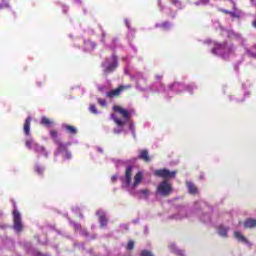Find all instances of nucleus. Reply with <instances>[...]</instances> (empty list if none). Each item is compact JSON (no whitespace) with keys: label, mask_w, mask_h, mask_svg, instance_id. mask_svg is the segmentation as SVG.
<instances>
[{"label":"nucleus","mask_w":256,"mask_h":256,"mask_svg":"<svg viewBox=\"0 0 256 256\" xmlns=\"http://www.w3.org/2000/svg\"><path fill=\"white\" fill-rule=\"evenodd\" d=\"M154 175L156 177H162L164 179L157 186V193L162 197H169L171 193H173V185L167 181V179H175V175H177V171H169L167 169H159L154 171Z\"/></svg>","instance_id":"obj_1"},{"label":"nucleus","mask_w":256,"mask_h":256,"mask_svg":"<svg viewBox=\"0 0 256 256\" xmlns=\"http://www.w3.org/2000/svg\"><path fill=\"white\" fill-rule=\"evenodd\" d=\"M119 66V58L115 54L111 57L106 58L102 63L103 73L104 75H109V73H113L115 69Z\"/></svg>","instance_id":"obj_2"},{"label":"nucleus","mask_w":256,"mask_h":256,"mask_svg":"<svg viewBox=\"0 0 256 256\" xmlns=\"http://www.w3.org/2000/svg\"><path fill=\"white\" fill-rule=\"evenodd\" d=\"M133 86L131 84L120 85L116 89H112L106 93L108 99H114V97H121V93L131 89Z\"/></svg>","instance_id":"obj_3"},{"label":"nucleus","mask_w":256,"mask_h":256,"mask_svg":"<svg viewBox=\"0 0 256 256\" xmlns=\"http://www.w3.org/2000/svg\"><path fill=\"white\" fill-rule=\"evenodd\" d=\"M13 221L14 230L17 233H21V231H23V223L21 222V214L17 210L13 211Z\"/></svg>","instance_id":"obj_4"},{"label":"nucleus","mask_w":256,"mask_h":256,"mask_svg":"<svg viewBox=\"0 0 256 256\" xmlns=\"http://www.w3.org/2000/svg\"><path fill=\"white\" fill-rule=\"evenodd\" d=\"M212 51L213 53H231L233 46H227V42L216 43Z\"/></svg>","instance_id":"obj_5"},{"label":"nucleus","mask_w":256,"mask_h":256,"mask_svg":"<svg viewBox=\"0 0 256 256\" xmlns=\"http://www.w3.org/2000/svg\"><path fill=\"white\" fill-rule=\"evenodd\" d=\"M113 111H115V113H120V115H122L123 119H126V120L131 119V114L129 113V111L123 109V107H121L119 105H114Z\"/></svg>","instance_id":"obj_6"},{"label":"nucleus","mask_w":256,"mask_h":256,"mask_svg":"<svg viewBox=\"0 0 256 256\" xmlns=\"http://www.w3.org/2000/svg\"><path fill=\"white\" fill-rule=\"evenodd\" d=\"M132 173H133V166H127L125 170V180H124L125 187H129V185H131Z\"/></svg>","instance_id":"obj_7"},{"label":"nucleus","mask_w":256,"mask_h":256,"mask_svg":"<svg viewBox=\"0 0 256 256\" xmlns=\"http://www.w3.org/2000/svg\"><path fill=\"white\" fill-rule=\"evenodd\" d=\"M138 159L144 161L145 163H150L151 156H149V150L144 149L139 151Z\"/></svg>","instance_id":"obj_8"},{"label":"nucleus","mask_w":256,"mask_h":256,"mask_svg":"<svg viewBox=\"0 0 256 256\" xmlns=\"http://www.w3.org/2000/svg\"><path fill=\"white\" fill-rule=\"evenodd\" d=\"M96 215H98L99 217V223H100V227H107V216L104 214L103 211H97Z\"/></svg>","instance_id":"obj_9"},{"label":"nucleus","mask_w":256,"mask_h":256,"mask_svg":"<svg viewBox=\"0 0 256 256\" xmlns=\"http://www.w3.org/2000/svg\"><path fill=\"white\" fill-rule=\"evenodd\" d=\"M24 134L29 137L31 135V116H28L24 122Z\"/></svg>","instance_id":"obj_10"},{"label":"nucleus","mask_w":256,"mask_h":256,"mask_svg":"<svg viewBox=\"0 0 256 256\" xmlns=\"http://www.w3.org/2000/svg\"><path fill=\"white\" fill-rule=\"evenodd\" d=\"M186 185L188 187V193H190V195H197L198 189L197 186L193 184V182H187Z\"/></svg>","instance_id":"obj_11"},{"label":"nucleus","mask_w":256,"mask_h":256,"mask_svg":"<svg viewBox=\"0 0 256 256\" xmlns=\"http://www.w3.org/2000/svg\"><path fill=\"white\" fill-rule=\"evenodd\" d=\"M244 227L246 229H253V227H256V220L252 218H248L244 221Z\"/></svg>","instance_id":"obj_12"},{"label":"nucleus","mask_w":256,"mask_h":256,"mask_svg":"<svg viewBox=\"0 0 256 256\" xmlns=\"http://www.w3.org/2000/svg\"><path fill=\"white\" fill-rule=\"evenodd\" d=\"M55 145L58 147V153H65L67 151V146L61 142V140H58L57 142H54Z\"/></svg>","instance_id":"obj_13"},{"label":"nucleus","mask_w":256,"mask_h":256,"mask_svg":"<svg viewBox=\"0 0 256 256\" xmlns=\"http://www.w3.org/2000/svg\"><path fill=\"white\" fill-rule=\"evenodd\" d=\"M141 181H143V174H142L141 172H138V173L134 176L133 187H137V185H139V183H141Z\"/></svg>","instance_id":"obj_14"},{"label":"nucleus","mask_w":256,"mask_h":256,"mask_svg":"<svg viewBox=\"0 0 256 256\" xmlns=\"http://www.w3.org/2000/svg\"><path fill=\"white\" fill-rule=\"evenodd\" d=\"M234 237L238 241H241V243H247V238H245V236H243L239 231L234 232Z\"/></svg>","instance_id":"obj_15"},{"label":"nucleus","mask_w":256,"mask_h":256,"mask_svg":"<svg viewBox=\"0 0 256 256\" xmlns=\"http://www.w3.org/2000/svg\"><path fill=\"white\" fill-rule=\"evenodd\" d=\"M41 125H44L45 127H51L53 125V122L49 120V118L43 116L41 119Z\"/></svg>","instance_id":"obj_16"},{"label":"nucleus","mask_w":256,"mask_h":256,"mask_svg":"<svg viewBox=\"0 0 256 256\" xmlns=\"http://www.w3.org/2000/svg\"><path fill=\"white\" fill-rule=\"evenodd\" d=\"M34 171L35 173H37V175H43V173L45 172V168L39 164H36L34 167Z\"/></svg>","instance_id":"obj_17"},{"label":"nucleus","mask_w":256,"mask_h":256,"mask_svg":"<svg viewBox=\"0 0 256 256\" xmlns=\"http://www.w3.org/2000/svg\"><path fill=\"white\" fill-rule=\"evenodd\" d=\"M229 231L228 228H225L223 226L218 227V233L221 237H227V232Z\"/></svg>","instance_id":"obj_18"},{"label":"nucleus","mask_w":256,"mask_h":256,"mask_svg":"<svg viewBox=\"0 0 256 256\" xmlns=\"http://www.w3.org/2000/svg\"><path fill=\"white\" fill-rule=\"evenodd\" d=\"M66 131H68V133H70L71 135H77V128H75V126H71V125H66L65 126Z\"/></svg>","instance_id":"obj_19"},{"label":"nucleus","mask_w":256,"mask_h":256,"mask_svg":"<svg viewBox=\"0 0 256 256\" xmlns=\"http://www.w3.org/2000/svg\"><path fill=\"white\" fill-rule=\"evenodd\" d=\"M50 137L53 139L54 143H57L58 141H61V139H59L58 133L56 130H51L50 131Z\"/></svg>","instance_id":"obj_20"},{"label":"nucleus","mask_w":256,"mask_h":256,"mask_svg":"<svg viewBox=\"0 0 256 256\" xmlns=\"http://www.w3.org/2000/svg\"><path fill=\"white\" fill-rule=\"evenodd\" d=\"M112 117L116 125H118V127H123V125H125V121H123L121 118H117L116 116Z\"/></svg>","instance_id":"obj_21"},{"label":"nucleus","mask_w":256,"mask_h":256,"mask_svg":"<svg viewBox=\"0 0 256 256\" xmlns=\"http://www.w3.org/2000/svg\"><path fill=\"white\" fill-rule=\"evenodd\" d=\"M33 149L36 153H43L45 151V148L43 146H40L39 144H33Z\"/></svg>","instance_id":"obj_22"},{"label":"nucleus","mask_w":256,"mask_h":256,"mask_svg":"<svg viewBox=\"0 0 256 256\" xmlns=\"http://www.w3.org/2000/svg\"><path fill=\"white\" fill-rule=\"evenodd\" d=\"M126 249L128 251H133L135 249V242H133V240L128 241Z\"/></svg>","instance_id":"obj_23"},{"label":"nucleus","mask_w":256,"mask_h":256,"mask_svg":"<svg viewBox=\"0 0 256 256\" xmlns=\"http://www.w3.org/2000/svg\"><path fill=\"white\" fill-rule=\"evenodd\" d=\"M35 143L33 142V139H28L25 141V146L27 147V149H33V145Z\"/></svg>","instance_id":"obj_24"},{"label":"nucleus","mask_w":256,"mask_h":256,"mask_svg":"<svg viewBox=\"0 0 256 256\" xmlns=\"http://www.w3.org/2000/svg\"><path fill=\"white\" fill-rule=\"evenodd\" d=\"M140 256H155V255H153V252L149 250H142L140 253Z\"/></svg>","instance_id":"obj_25"},{"label":"nucleus","mask_w":256,"mask_h":256,"mask_svg":"<svg viewBox=\"0 0 256 256\" xmlns=\"http://www.w3.org/2000/svg\"><path fill=\"white\" fill-rule=\"evenodd\" d=\"M98 103L101 105V107H107V101L103 98H98Z\"/></svg>","instance_id":"obj_26"},{"label":"nucleus","mask_w":256,"mask_h":256,"mask_svg":"<svg viewBox=\"0 0 256 256\" xmlns=\"http://www.w3.org/2000/svg\"><path fill=\"white\" fill-rule=\"evenodd\" d=\"M90 112L94 113V115H97L98 111H97V107L95 106V104L90 105Z\"/></svg>","instance_id":"obj_27"},{"label":"nucleus","mask_w":256,"mask_h":256,"mask_svg":"<svg viewBox=\"0 0 256 256\" xmlns=\"http://www.w3.org/2000/svg\"><path fill=\"white\" fill-rule=\"evenodd\" d=\"M139 193H141V195L145 196V199H147V197H149V190L148 189H142L139 191Z\"/></svg>","instance_id":"obj_28"},{"label":"nucleus","mask_w":256,"mask_h":256,"mask_svg":"<svg viewBox=\"0 0 256 256\" xmlns=\"http://www.w3.org/2000/svg\"><path fill=\"white\" fill-rule=\"evenodd\" d=\"M72 155L71 153L69 152V150H66L64 152V159H71Z\"/></svg>","instance_id":"obj_29"},{"label":"nucleus","mask_w":256,"mask_h":256,"mask_svg":"<svg viewBox=\"0 0 256 256\" xmlns=\"http://www.w3.org/2000/svg\"><path fill=\"white\" fill-rule=\"evenodd\" d=\"M221 13H224L225 15H233V12L225 9H220Z\"/></svg>","instance_id":"obj_30"},{"label":"nucleus","mask_w":256,"mask_h":256,"mask_svg":"<svg viewBox=\"0 0 256 256\" xmlns=\"http://www.w3.org/2000/svg\"><path fill=\"white\" fill-rule=\"evenodd\" d=\"M111 179H112V182L115 183V181H117V176H112Z\"/></svg>","instance_id":"obj_31"},{"label":"nucleus","mask_w":256,"mask_h":256,"mask_svg":"<svg viewBox=\"0 0 256 256\" xmlns=\"http://www.w3.org/2000/svg\"><path fill=\"white\" fill-rule=\"evenodd\" d=\"M253 26L256 28V20L253 21Z\"/></svg>","instance_id":"obj_32"},{"label":"nucleus","mask_w":256,"mask_h":256,"mask_svg":"<svg viewBox=\"0 0 256 256\" xmlns=\"http://www.w3.org/2000/svg\"><path fill=\"white\" fill-rule=\"evenodd\" d=\"M3 7H5V5H3V4H0V9H3Z\"/></svg>","instance_id":"obj_33"},{"label":"nucleus","mask_w":256,"mask_h":256,"mask_svg":"<svg viewBox=\"0 0 256 256\" xmlns=\"http://www.w3.org/2000/svg\"><path fill=\"white\" fill-rule=\"evenodd\" d=\"M252 57H253L254 59H256V53H255V54H252Z\"/></svg>","instance_id":"obj_34"},{"label":"nucleus","mask_w":256,"mask_h":256,"mask_svg":"<svg viewBox=\"0 0 256 256\" xmlns=\"http://www.w3.org/2000/svg\"><path fill=\"white\" fill-rule=\"evenodd\" d=\"M232 17H235V13L233 12V14H230Z\"/></svg>","instance_id":"obj_35"},{"label":"nucleus","mask_w":256,"mask_h":256,"mask_svg":"<svg viewBox=\"0 0 256 256\" xmlns=\"http://www.w3.org/2000/svg\"><path fill=\"white\" fill-rule=\"evenodd\" d=\"M103 39H105V34H102Z\"/></svg>","instance_id":"obj_36"},{"label":"nucleus","mask_w":256,"mask_h":256,"mask_svg":"<svg viewBox=\"0 0 256 256\" xmlns=\"http://www.w3.org/2000/svg\"><path fill=\"white\" fill-rule=\"evenodd\" d=\"M164 25H167V23H164Z\"/></svg>","instance_id":"obj_37"}]
</instances>
